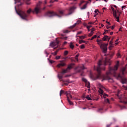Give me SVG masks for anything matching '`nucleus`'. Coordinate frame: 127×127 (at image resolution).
Listing matches in <instances>:
<instances>
[{
	"mask_svg": "<svg viewBox=\"0 0 127 127\" xmlns=\"http://www.w3.org/2000/svg\"><path fill=\"white\" fill-rule=\"evenodd\" d=\"M76 8L74 6L70 7L68 10V13L67 14H65V10L60 9L59 11V14L53 11H48L46 13V15L48 17H53V16H58V17H62V16H68V15H71L74 10Z\"/></svg>",
	"mask_w": 127,
	"mask_h": 127,
	"instance_id": "obj_1",
	"label": "nucleus"
},
{
	"mask_svg": "<svg viewBox=\"0 0 127 127\" xmlns=\"http://www.w3.org/2000/svg\"><path fill=\"white\" fill-rule=\"evenodd\" d=\"M118 64L115 65L114 67L111 66L109 67V71L106 73L107 75L104 79L102 80V81H104V80H112V77L110 76V75L117 76V73L116 71L119 68V62H118Z\"/></svg>",
	"mask_w": 127,
	"mask_h": 127,
	"instance_id": "obj_2",
	"label": "nucleus"
},
{
	"mask_svg": "<svg viewBox=\"0 0 127 127\" xmlns=\"http://www.w3.org/2000/svg\"><path fill=\"white\" fill-rule=\"evenodd\" d=\"M127 67H124L121 69L122 74H119L118 78L121 79L122 84H127V79L124 77V75L127 74Z\"/></svg>",
	"mask_w": 127,
	"mask_h": 127,
	"instance_id": "obj_3",
	"label": "nucleus"
},
{
	"mask_svg": "<svg viewBox=\"0 0 127 127\" xmlns=\"http://www.w3.org/2000/svg\"><path fill=\"white\" fill-rule=\"evenodd\" d=\"M98 66L97 67H94L95 70H96L98 74L96 75V79H102V78H104V75L101 74V70H102V68H101V65H102V61L100 60L98 62ZM102 70H105V68H104Z\"/></svg>",
	"mask_w": 127,
	"mask_h": 127,
	"instance_id": "obj_4",
	"label": "nucleus"
},
{
	"mask_svg": "<svg viewBox=\"0 0 127 127\" xmlns=\"http://www.w3.org/2000/svg\"><path fill=\"white\" fill-rule=\"evenodd\" d=\"M42 3V2L39 1L38 3L37 4V6L34 8L33 10L31 9V8H29L27 11V13L29 14L30 12H32L33 13H36V14H38V13H40V10H41V8H40V4Z\"/></svg>",
	"mask_w": 127,
	"mask_h": 127,
	"instance_id": "obj_5",
	"label": "nucleus"
},
{
	"mask_svg": "<svg viewBox=\"0 0 127 127\" xmlns=\"http://www.w3.org/2000/svg\"><path fill=\"white\" fill-rule=\"evenodd\" d=\"M99 92L101 94L102 98H104V102L106 103V104H110V100L108 98H107L106 97H109V95L106 93H104V91L101 89H99Z\"/></svg>",
	"mask_w": 127,
	"mask_h": 127,
	"instance_id": "obj_6",
	"label": "nucleus"
},
{
	"mask_svg": "<svg viewBox=\"0 0 127 127\" xmlns=\"http://www.w3.org/2000/svg\"><path fill=\"white\" fill-rule=\"evenodd\" d=\"M15 9L16 10V13L20 16L22 19H24V20H27L26 18H27V14L25 13V12H23V11H19V12L16 10V7L15 6Z\"/></svg>",
	"mask_w": 127,
	"mask_h": 127,
	"instance_id": "obj_7",
	"label": "nucleus"
},
{
	"mask_svg": "<svg viewBox=\"0 0 127 127\" xmlns=\"http://www.w3.org/2000/svg\"><path fill=\"white\" fill-rule=\"evenodd\" d=\"M60 42V41L58 40V38H56V41L55 42H51L50 44V46H51V47H55V46H56V45H58L57 47L54 48V50H55V49H57L58 46H59V45Z\"/></svg>",
	"mask_w": 127,
	"mask_h": 127,
	"instance_id": "obj_8",
	"label": "nucleus"
},
{
	"mask_svg": "<svg viewBox=\"0 0 127 127\" xmlns=\"http://www.w3.org/2000/svg\"><path fill=\"white\" fill-rule=\"evenodd\" d=\"M63 94H64L65 95H66L67 98L68 97V95H69V93H68V92H67V91L65 92V91H64L63 90H61L60 92V97H61V96Z\"/></svg>",
	"mask_w": 127,
	"mask_h": 127,
	"instance_id": "obj_9",
	"label": "nucleus"
},
{
	"mask_svg": "<svg viewBox=\"0 0 127 127\" xmlns=\"http://www.w3.org/2000/svg\"><path fill=\"white\" fill-rule=\"evenodd\" d=\"M108 44H104V46L102 47V48H103V52L104 53H106L107 52V50H108Z\"/></svg>",
	"mask_w": 127,
	"mask_h": 127,
	"instance_id": "obj_10",
	"label": "nucleus"
},
{
	"mask_svg": "<svg viewBox=\"0 0 127 127\" xmlns=\"http://www.w3.org/2000/svg\"><path fill=\"white\" fill-rule=\"evenodd\" d=\"M120 91H119L118 92V93H117V97H119V99H120V100H121V101H120V102H121V103H124V104H127V102H126V101H124V100H122V97H120Z\"/></svg>",
	"mask_w": 127,
	"mask_h": 127,
	"instance_id": "obj_11",
	"label": "nucleus"
},
{
	"mask_svg": "<svg viewBox=\"0 0 127 127\" xmlns=\"http://www.w3.org/2000/svg\"><path fill=\"white\" fill-rule=\"evenodd\" d=\"M83 70H85V66L84 65H82L80 67V69L78 70V72L79 73H81V76H83Z\"/></svg>",
	"mask_w": 127,
	"mask_h": 127,
	"instance_id": "obj_12",
	"label": "nucleus"
},
{
	"mask_svg": "<svg viewBox=\"0 0 127 127\" xmlns=\"http://www.w3.org/2000/svg\"><path fill=\"white\" fill-rule=\"evenodd\" d=\"M108 64L111 65V63L110 62V60H108V59L106 58L105 61H104V66H106Z\"/></svg>",
	"mask_w": 127,
	"mask_h": 127,
	"instance_id": "obj_13",
	"label": "nucleus"
},
{
	"mask_svg": "<svg viewBox=\"0 0 127 127\" xmlns=\"http://www.w3.org/2000/svg\"><path fill=\"white\" fill-rule=\"evenodd\" d=\"M80 23H81V20H77V22L74 23V25H73L72 26H71L70 27V28L73 29L74 28V27H76V25H77V24H80Z\"/></svg>",
	"mask_w": 127,
	"mask_h": 127,
	"instance_id": "obj_14",
	"label": "nucleus"
},
{
	"mask_svg": "<svg viewBox=\"0 0 127 127\" xmlns=\"http://www.w3.org/2000/svg\"><path fill=\"white\" fill-rule=\"evenodd\" d=\"M74 65V64H69L66 68L67 70L69 71V70H71L73 68V66Z\"/></svg>",
	"mask_w": 127,
	"mask_h": 127,
	"instance_id": "obj_15",
	"label": "nucleus"
},
{
	"mask_svg": "<svg viewBox=\"0 0 127 127\" xmlns=\"http://www.w3.org/2000/svg\"><path fill=\"white\" fill-rule=\"evenodd\" d=\"M65 65H66V64H65V63L62 62V63H61L60 64H59L57 65V67L58 68H60V67L62 66V67L65 66Z\"/></svg>",
	"mask_w": 127,
	"mask_h": 127,
	"instance_id": "obj_16",
	"label": "nucleus"
},
{
	"mask_svg": "<svg viewBox=\"0 0 127 127\" xmlns=\"http://www.w3.org/2000/svg\"><path fill=\"white\" fill-rule=\"evenodd\" d=\"M97 44H98V45H100L101 48H102V47H103V46H104V44H103V40H100V41L97 43Z\"/></svg>",
	"mask_w": 127,
	"mask_h": 127,
	"instance_id": "obj_17",
	"label": "nucleus"
},
{
	"mask_svg": "<svg viewBox=\"0 0 127 127\" xmlns=\"http://www.w3.org/2000/svg\"><path fill=\"white\" fill-rule=\"evenodd\" d=\"M60 49H58L55 51L54 53H52V55H54V56H56L57 55V54L58 53V52L59 51Z\"/></svg>",
	"mask_w": 127,
	"mask_h": 127,
	"instance_id": "obj_18",
	"label": "nucleus"
},
{
	"mask_svg": "<svg viewBox=\"0 0 127 127\" xmlns=\"http://www.w3.org/2000/svg\"><path fill=\"white\" fill-rule=\"evenodd\" d=\"M108 38H109V36L105 35L102 38V40H103V41H107V40H108Z\"/></svg>",
	"mask_w": 127,
	"mask_h": 127,
	"instance_id": "obj_19",
	"label": "nucleus"
},
{
	"mask_svg": "<svg viewBox=\"0 0 127 127\" xmlns=\"http://www.w3.org/2000/svg\"><path fill=\"white\" fill-rule=\"evenodd\" d=\"M69 47H70V48H71L72 50L73 49H74V47H75V46L73 44V43L72 42L70 43Z\"/></svg>",
	"mask_w": 127,
	"mask_h": 127,
	"instance_id": "obj_20",
	"label": "nucleus"
},
{
	"mask_svg": "<svg viewBox=\"0 0 127 127\" xmlns=\"http://www.w3.org/2000/svg\"><path fill=\"white\" fill-rule=\"evenodd\" d=\"M85 86H86V87H87L88 88V89H89V88H90V82H89L88 81L86 82L85 83Z\"/></svg>",
	"mask_w": 127,
	"mask_h": 127,
	"instance_id": "obj_21",
	"label": "nucleus"
},
{
	"mask_svg": "<svg viewBox=\"0 0 127 127\" xmlns=\"http://www.w3.org/2000/svg\"><path fill=\"white\" fill-rule=\"evenodd\" d=\"M68 71L67 70V68L65 69H63L62 73V74H65V73H68Z\"/></svg>",
	"mask_w": 127,
	"mask_h": 127,
	"instance_id": "obj_22",
	"label": "nucleus"
},
{
	"mask_svg": "<svg viewBox=\"0 0 127 127\" xmlns=\"http://www.w3.org/2000/svg\"><path fill=\"white\" fill-rule=\"evenodd\" d=\"M67 100L69 104V105H73V102H72L71 101H70V98H69V97L67 96Z\"/></svg>",
	"mask_w": 127,
	"mask_h": 127,
	"instance_id": "obj_23",
	"label": "nucleus"
},
{
	"mask_svg": "<svg viewBox=\"0 0 127 127\" xmlns=\"http://www.w3.org/2000/svg\"><path fill=\"white\" fill-rule=\"evenodd\" d=\"M84 2H86L85 3V4H87V5H88V3H89V1H84V0H82L80 2V4H83V3H84Z\"/></svg>",
	"mask_w": 127,
	"mask_h": 127,
	"instance_id": "obj_24",
	"label": "nucleus"
},
{
	"mask_svg": "<svg viewBox=\"0 0 127 127\" xmlns=\"http://www.w3.org/2000/svg\"><path fill=\"white\" fill-rule=\"evenodd\" d=\"M87 8V4H84L82 7L80 8V9H86Z\"/></svg>",
	"mask_w": 127,
	"mask_h": 127,
	"instance_id": "obj_25",
	"label": "nucleus"
},
{
	"mask_svg": "<svg viewBox=\"0 0 127 127\" xmlns=\"http://www.w3.org/2000/svg\"><path fill=\"white\" fill-rule=\"evenodd\" d=\"M113 40H114V39H112V40L110 42V45H111L109 47V48H111V47H113Z\"/></svg>",
	"mask_w": 127,
	"mask_h": 127,
	"instance_id": "obj_26",
	"label": "nucleus"
},
{
	"mask_svg": "<svg viewBox=\"0 0 127 127\" xmlns=\"http://www.w3.org/2000/svg\"><path fill=\"white\" fill-rule=\"evenodd\" d=\"M113 16L114 17H117V10H115L114 11H113Z\"/></svg>",
	"mask_w": 127,
	"mask_h": 127,
	"instance_id": "obj_27",
	"label": "nucleus"
},
{
	"mask_svg": "<svg viewBox=\"0 0 127 127\" xmlns=\"http://www.w3.org/2000/svg\"><path fill=\"white\" fill-rule=\"evenodd\" d=\"M111 31V30H105V32L103 33V35H105L106 33H109Z\"/></svg>",
	"mask_w": 127,
	"mask_h": 127,
	"instance_id": "obj_28",
	"label": "nucleus"
},
{
	"mask_svg": "<svg viewBox=\"0 0 127 127\" xmlns=\"http://www.w3.org/2000/svg\"><path fill=\"white\" fill-rule=\"evenodd\" d=\"M24 1H25L26 4L29 5L30 4V2L29 1H30V0H24Z\"/></svg>",
	"mask_w": 127,
	"mask_h": 127,
	"instance_id": "obj_29",
	"label": "nucleus"
},
{
	"mask_svg": "<svg viewBox=\"0 0 127 127\" xmlns=\"http://www.w3.org/2000/svg\"><path fill=\"white\" fill-rule=\"evenodd\" d=\"M115 18H116V19H117V22H120V16H117V15H116V17H114Z\"/></svg>",
	"mask_w": 127,
	"mask_h": 127,
	"instance_id": "obj_30",
	"label": "nucleus"
},
{
	"mask_svg": "<svg viewBox=\"0 0 127 127\" xmlns=\"http://www.w3.org/2000/svg\"><path fill=\"white\" fill-rule=\"evenodd\" d=\"M78 37H79L80 39H85V38H86V36H78Z\"/></svg>",
	"mask_w": 127,
	"mask_h": 127,
	"instance_id": "obj_31",
	"label": "nucleus"
},
{
	"mask_svg": "<svg viewBox=\"0 0 127 127\" xmlns=\"http://www.w3.org/2000/svg\"><path fill=\"white\" fill-rule=\"evenodd\" d=\"M58 77L59 78V79L60 80L62 79V78H63V75H61V74H58Z\"/></svg>",
	"mask_w": 127,
	"mask_h": 127,
	"instance_id": "obj_32",
	"label": "nucleus"
},
{
	"mask_svg": "<svg viewBox=\"0 0 127 127\" xmlns=\"http://www.w3.org/2000/svg\"><path fill=\"white\" fill-rule=\"evenodd\" d=\"M68 51H65L64 52V56H67V55H68Z\"/></svg>",
	"mask_w": 127,
	"mask_h": 127,
	"instance_id": "obj_33",
	"label": "nucleus"
},
{
	"mask_svg": "<svg viewBox=\"0 0 127 127\" xmlns=\"http://www.w3.org/2000/svg\"><path fill=\"white\" fill-rule=\"evenodd\" d=\"M82 81H83V82H84L85 83L88 82V80H87V79L84 77L82 78Z\"/></svg>",
	"mask_w": 127,
	"mask_h": 127,
	"instance_id": "obj_34",
	"label": "nucleus"
},
{
	"mask_svg": "<svg viewBox=\"0 0 127 127\" xmlns=\"http://www.w3.org/2000/svg\"><path fill=\"white\" fill-rule=\"evenodd\" d=\"M86 99L88 100V101H91L92 99L90 98V96L89 95H87L86 96Z\"/></svg>",
	"mask_w": 127,
	"mask_h": 127,
	"instance_id": "obj_35",
	"label": "nucleus"
},
{
	"mask_svg": "<svg viewBox=\"0 0 127 127\" xmlns=\"http://www.w3.org/2000/svg\"><path fill=\"white\" fill-rule=\"evenodd\" d=\"M94 34V32H90V33L88 34V36L91 37Z\"/></svg>",
	"mask_w": 127,
	"mask_h": 127,
	"instance_id": "obj_36",
	"label": "nucleus"
},
{
	"mask_svg": "<svg viewBox=\"0 0 127 127\" xmlns=\"http://www.w3.org/2000/svg\"><path fill=\"white\" fill-rule=\"evenodd\" d=\"M97 37V35H95L94 36H93L91 39H90V40H94V39H95V38H96Z\"/></svg>",
	"mask_w": 127,
	"mask_h": 127,
	"instance_id": "obj_37",
	"label": "nucleus"
},
{
	"mask_svg": "<svg viewBox=\"0 0 127 127\" xmlns=\"http://www.w3.org/2000/svg\"><path fill=\"white\" fill-rule=\"evenodd\" d=\"M86 42H85L84 41H83V40H80L79 41V44H81V43H85Z\"/></svg>",
	"mask_w": 127,
	"mask_h": 127,
	"instance_id": "obj_38",
	"label": "nucleus"
},
{
	"mask_svg": "<svg viewBox=\"0 0 127 127\" xmlns=\"http://www.w3.org/2000/svg\"><path fill=\"white\" fill-rule=\"evenodd\" d=\"M80 49H85V45H81V46H80Z\"/></svg>",
	"mask_w": 127,
	"mask_h": 127,
	"instance_id": "obj_39",
	"label": "nucleus"
},
{
	"mask_svg": "<svg viewBox=\"0 0 127 127\" xmlns=\"http://www.w3.org/2000/svg\"><path fill=\"white\" fill-rule=\"evenodd\" d=\"M60 59V56H57L56 57V60H59Z\"/></svg>",
	"mask_w": 127,
	"mask_h": 127,
	"instance_id": "obj_40",
	"label": "nucleus"
},
{
	"mask_svg": "<svg viewBox=\"0 0 127 127\" xmlns=\"http://www.w3.org/2000/svg\"><path fill=\"white\" fill-rule=\"evenodd\" d=\"M55 1H58V0H51L50 2H54Z\"/></svg>",
	"mask_w": 127,
	"mask_h": 127,
	"instance_id": "obj_41",
	"label": "nucleus"
},
{
	"mask_svg": "<svg viewBox=\"0 0 127 127\" xmlns=\"http://www.w3.org/2000/svg\"><path fill=\"white\" fill-rule=\"evenodd\" d=\"M16 2H20V0H15V4H16Z\"/></svg>",
	"mask_w": 127,
	"mask_h": 127,
	"instance_id": "obj_42",
	"label": "nucleus"
},
{
	"mask_svg": "<svg viewBox=\"0 0 127 127\" xmlns=\"http://www.w3.org/2000/svg\"><path fill=\"white\" fill-rule=\"evenodd\" d=\"M101 111H103L102 108H99L98 109L97 112H101Z\"/></svg>",
	"mask_w": 127,
	"mask_h": 127,
	"instance_id": "obj_43",
	"label": "nucleus"
},
{
	"mask_svg": "<svg viewBox=\"0 0 127 127\" xmlns=\"http://www.w3.org/2000/svg\"><path fill=\"white\" fill-rule=\"evenodd\" d=\"M91 27H92L91 25H89V26H87V29H90L91 28Z\"/></svg>",
	"mask_w": 127,
	"mask_h": 127,
	"instance_id": "obj_44",
	"label": "nucleus"
},
{
	"mask_svg": "<svg viewBox=\"0 0 127 127\" xmlns=\"http://www.w3.org/2000/svg\"><path fill=\"white\" fill-rule=\"evenodd\" d=\"M90 30L91 32H94V31H95V28H92Z\"/></svg>",
	"mask_w": 127,
	"mask_h": 127,
	"instance_id": "obj_45",
	"label": "nucleus"
},
{
	"mask_svg": "<svg viewBox=\"0 0 127 127\" xmlns=\"http://www.w3.org/2000/svg\"><path fill=\"white\" fill-rule=\"evenodd\" d=\"M45 54H47V56H48V55H49V54L48 53H47V51L46 50L45 51Z\"/></svg>",
	"mask_w": 127,
	"mask_h": 127,
	"instance_id": "obj_46",
	"label": "nucleus"
},
{
	"mask_svg": "<svg viewBox=\"0 0 127 127\" xmlns=\"http://www.w3.org/2000/svg\"><path fill=\"white\" fill-rule=\"evenodd\" d=\"M50 63H51V64H53V63H54V61H52V60L50 61Z\"/></svg>",
	"mask_w": 127,
	"mask_h": 127,
	"instance_id": "obj_47",
	"label": "nucleus"
},
{
	"mask_svg": "<svg viewBox=\"0 0 127 127\" xmlns=\"http://www.w3.org/2000/svg\"><path fill=\"white\" fill-rule=\"evenodd\" d=\"M115 25L112 26V27H111V29H112V30L114 29H115Z\"/></svg>",
	"mask_w": 127,
	"mask_h": 127,
	"instance_id": "obj_48",
	"label": "nucleus"
},
{
	"mask_svg": "<svg viewBox=\"0 0 127 127\" xmlns=\"http://www.w3.org/2000/svg\"><path fill=\"white\" fill-rule=\"evenodd\" d=\"M111 9H112V11H114L115 10V8H114L113 7H111Z\"/></svg>",
	"mask_w": 127,
	"mask_h": 127,
	"instance_id": "obj_49",
	"label": "nucleus"
},
{
	"mask_svg": "<svg viewBox=\"0 0 127 127\" xmlns=\"http://www.w3.org/2000/svg\"><path fill=\"white\" fill-rule=\"evenodd\" d=\"M81 33H82V31H79V32H78L77 33V35H79V34H81Z\"/></svg>",
	"mask_w": 127,
	"mask_h": 127,
	"instance_id": "obj_50",
	"label": "nucleus"
},
{
	"mask_svg": "<svg viewBox=\"0 0 127 127\" xmlns=\"http://www.w3.org/2000/svg\"><path fill=\"white\" fill-rule=\"evenodd\" d=\"M98 11H99V10L96 9V10L94 11V12H95V13H97V12H98Z\"/></svg>",
	"mask_w": 127,
	"mask_h": 127,
	"instance_id": "obj_51",
	"label": "nucleus"
},
{
	"mask_svg": "<svg viewBox=\"0 0 127 127\" xmlns=\"http://www.w3.org/2000/svg\"><path fill=\"white\" fill-rule=\"evenodd\" d=\"M68 96L69 95L70 99H72V95H70L69 93H68Z\"/></svg>",
	"mask_w": 127,
	"mask_h": 127,
	"instance_id": "obj_52",
	"label": "nucleus"
},
{
	"mask_svg": "<svg viewBox=\"0 0 127 127\" xmlns=\"http://www.w3.org/2000/svg\"><path fill=\"white\" fill-rule=\"evenodd\" d=\"M126 5H124V6H122V10L124 9V8H125V7H126Z\"/></svg>",
	"mask_w": 127,
	"mask_h": 127,
	"instance_id": "obj_53",
	"label": "nucleus"
},
{
	"mask_svg": "<svg viewBox=\"0 0 127 127\" xmlns=\"http://www.w3.org/2000/svg\"><path fill=\"white\" fill-rule=\"evenodd\" d=\"M79 54H78L77 55H76V56H75V57L76 58H78V57H79Z\"/></svg>",
	"mask_w": 127,
	"mask_h": 127,
	"instance_id": "obj_54",
	"label": "nucleus"
},
{
	"mask_svg": "<svg viewBox=\"0 0 127 127\" xmlns=\"http://www.w3.org/2000/svg\"><path fill=\"white\" fill-rule=\"evenodd\" d=\"M75 60H76V61L78 62V61H79L78 60V58H76V57H75Z\"/></svg>",
	"mask_w": 127,
	"mask_h": 127,
	"instance_id": "obj_55",
	"label": "nucleus"
},
{
	"mask_svg": "<svg viewBox=\"0 0 127 127\" xmlns=\"http://www.w3.org/2000/svg\"><path fill=\"white\" fill-rule=\"evenodd\" d=\"M106 23L109 24V25H111V23L109 22L106 21Z\"/></svg>",
	"mask_w": 127,
	"mask_h": 127,
	"instance_id": "obj_56",
	"label": "nucleus"
},
{
	"mask_svg": "<svg viewBox=\"0 0 127 127\" xmlns=\"http://www.w3.org/2000/svg\"><path fill=\"white\" fill-rule=\"evenodd\" d=\"M117 56H118V57H120V56H121V54L120 53L117 54Z\"/></svg>",
	"mask_w": 127,
	"mask_h": 127,
	"instance_id": "obj_57",
	"label": "nucleus"
},
{
	"mask_svg": "<svg viewBox=\"0 0 127 127\" xmlns=\"http://www.w3.org/2000/svg\"><path fill=\"white\" fill-rule=\"evenodd\" d=\"M94 23L93 22H89V24H93Z\"/></svg>",
	"mask_w": 127,
	"mask_h": 127,
	"instance_id": "obj_58",
	"label": "nucleus"
},
{
	"mask_svg": "<svg viewBox=\"0 0 127 127\" xmlns=\"http://www.w3.org/2000/svg\"><path fill=\"white\" fill-rule=\"evenodd\" d=\"M106 27H107V29H109V28H111V26H107Z\"/></svg>",
	"mask_w": 127,
	"mask_h": 127,
	"instance_id": "obj_59",
	"label": "nucleus"
},
{
	"mask_svg": "<svg viewBox=\"0 0 127 127\" xmlns=\"http://www.w3.org/2000/svg\"><path fill=\"white\" fill-rule=\"evenodd\" d=\"M110 39H111V37H109L108 38L107 40H108V41H110Z\"/></svg>",
	"mask_w": 127,
	"mask_h": 127,
	"instance_id": "obj_60",
	"label": "nucleus"
},
{
	"mask_svg": "<svg viewBox=\"0 0 127 127\" xmlns=\"http://www.w3.org/2000/svg\"><path fill=\"white\" fill-rule=\"evenodd\" d=\"M64 45L67 44V42H64Z\"/></svg>",
	"mask_w": 127,
	"mask_h": 127,
	"instance_id": "obj_61",
	"label": "nucleus"
},
{
	"mask_svg": "<svg viewBox=\"0 0 127 127\" xmlns=\"http://www.w3.org/2000/svg\"><path fill=\"white\" fill-rule=\"evenodd\" d=\"M107 127H111V124L108 125L107 126Z\"/></svg>",
	"mask_w": 127,
	"mask_h": 127,
	"instance_id": "obj_62",
	"label": "nucleus"
},
{
	"mask_svg": "<svg viewBox=\"0 0 127 127\" xmlns=\"http://www.w3.org/2000/svg\"><path fill=\"white\" fill-rule=\"evenodd\" d=\"M113 33H114V32H110V34L111 35H112L113 34Z\"/></svg>",
	"mask_w": 127,
	"mask_h": 127,
	"instance_id": "obj_63",
	"label": "nucleus"
},
{
	"mask_svg": "<svg viewBox=\"0 0 127 127\" xmlns=\"http://www.w3.org/2000/svg\"><path fill=\"white\" fill-rule=\"evenodd\" d=\"M96 41H97V43H99V42L100 41V40H99V39H97V40H96Z\"/></svg>",
	"mask_w": 127,
	"mask_h": 127,
	"instance_id": "obj_64",
	"label": "nucleus"
}]
</instances>
